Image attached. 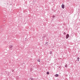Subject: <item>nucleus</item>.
<instances>
[{
  "mask_svg": "<svg viewBox=\"0 0 80 80\" xmlns=\"http://www.w3.org/2000/svg\"><path fill=\"white\" fill-rule=\"evenodd\" d=\"M13 48V46L12 45H10L9 46V48L10 50H12Z\"/></svg>",
  "mask_w": 80,
  "mask_h": 80,
  "instance_id": "obj_1",
  "label": "nucleus"
},
{
  "mask_svg": "<svg viewBox=\"0 0 80 80\" xmlns=\"http://www.w3.org/2000/svg\"><path fill=\"white\" fill-rule=\"evenodd\" d=\"M68 37H69V34H67L66 36V39H67V38H68Z\"/></svg>",
  "mask_w": 80,
  "mask_h": 80,
  "instance_id": "obj_2",
  "label": "nucleus"
},
{
  "mask_svg": "<svg viewBox=\"0 0 80 80\" xmlns=\"http://www.w3.org/2000/svg\"><path fill=\"white\" fill-rule=\"evenodd\" d=\"M62 8H63V9H64V8H65V5H64V4L62 5Z\"/></svg>",
  "mask_w": 80,
  "mask_h": 80,
  "instance_id": "obj_3",
  "label": "nucleus"
},
{
  "mask_svg": "<svg viewBox=\"0 0 80 80\" xmlns=\"http://www.w3.org/2000/svg\"><path fill=\"white\" fill-rule=\"evenodd\" d=\"M48 45V42H45V45H46V46H47V45Z\"/></svg>",
  "mask_w": 80,
  "mask_h": 80,
  "instance_id": "obj_4",
  "label": "nucleus"
},
{
  "mask_svg": "<svg viewBox=\"0 0 80 80\" xmlns=\"http://www.w3.org/2000/svg\"><path fill=\"white\" fill-rule=\"evenodd\" d=\"M55 76L56 77H58V74H56L55 75Z\"/></svg>",
  "mask_w": 80,
  "mask_h": 80,
  "instance_id": "obj_5",
  "label": "nucleus"
},
{
  "mask_svg": "<svg viewBox=\"0 0 80 80\" xmlns=\"http://www.w3.org/2000/svg\"><path fill=\"white\" fill-rule=\"evenodd\" d=\"M38 62H40V59H38Z\"/></svg>",
  "mask_w": 80,
  "mask_h": 80,
  "instance_id": "obj_6",
  "label": "nucleus"
},
{
  "mask_svg": "<svg viewBox=\"0 0 80 80\" xmlns=\"http://www.w3.org/2000/svg\"><path fill=\"white\" fill-rule=\"evenodd\" d=\"M77 59H78V61H79V60L80 59V58H79V57H78L77 58Z\"/></svg>",
  "mask_w": 80,
  "mask_h": 80,
  "instance_id": "obj_7",
  "label": "nucleus"
},
{
  "mask_svg": "<svg viewBox=\"0 0 80 80\" xmlns=\"http://www.w3.org/2000/svg\"><path fill=\"white\" fill-rule=\"evenodd\" d=\"M65 67H67V64H66L65 65Z\"/></svg>",
  "mask_w": 80,
  "mask_h": 80,
  "instance_id": "obj_8",
  "label": "nucleus"
},
{
  "mask_svg": "<svg viewBox=\"0 0 80 80\" xmlns=\"http://www.w3.org/2000/svg\"><path fill=\"white\" fill-rule=\"evenodd\" d=\"M47 75H48L49 74V72H47Z\"/></svg>",
  "mask_w": 80,
  "mask_h": 80,
  "instance_id": "obj_9",
  "label": "nucleus"
},
{
  "mask_svg": "<svg viewBox=\"0 0 80 80\" xmlns=\"http://www.w3.org/2000/svg\"><path fill=\"white\" fill-rule=\"evenodd\" d=\"M50 54H51V55H52V52H50Z\"/></svg>",
  "mask_w": 80,
  "mask_h": 80,
  "instance_id": "obj_10",
  "label": "nucleus"
},
{
  "mask_svg": "<svg viewBox=\"0 0 80 80\" xmlns=\"http://www.w3.org/2000/svg\"><path fill=\"white\" fill-rule=\"evenodd\" d=\"M63 34H64V35H66V33H65V32H64L63 33Z\"/></svg>",
  "mask_w": 80,
  "mask_h": 80,
  "instance_id": "obj_11",
  "label": "nucleus"
},
{
  "mask_svg": "<svg viewBox=\"0 0 80 80\" xmlns=\"http://www.w3.org/2000/svg\"><path fill=\"white\" fill-rule=\"evenodd\" d=\"M55 16H52V18H55Z\"/></svg>",
  "mask_w": 80,
  "mask_h": 80,
  "instance_id": "obj_12",
  "label": "nucleus"
},
{
  "mask_svg": "<svg viewBox=\"0 0 80 80\" xmlns=\"http://www.w3.org/2000/svg\"><path fill=\"white\" fill-rule=\"evenodd\" d=\"M30 79L31 80H33V78H30Z\"/></svg>",
  "mask_w": 80,
  "mask_h": 80,
  "instance_id": "obj_13",
  "label": "nucleus"
},
{
  "mask_svg": "<svg viewBox=\"0 0 80 80\" xmlns=\"http://www.w3.org/2000/svg\"><path fill=\"white\" fill-rule=\"evenodd\" d=\"M12 72H14V70H12Z\"/></svg>",
  "mask_w": 80,
  "mask_h": 80,
  "instance_id": "obj_14",
  "label": "nucleus"
}]
</instances>
